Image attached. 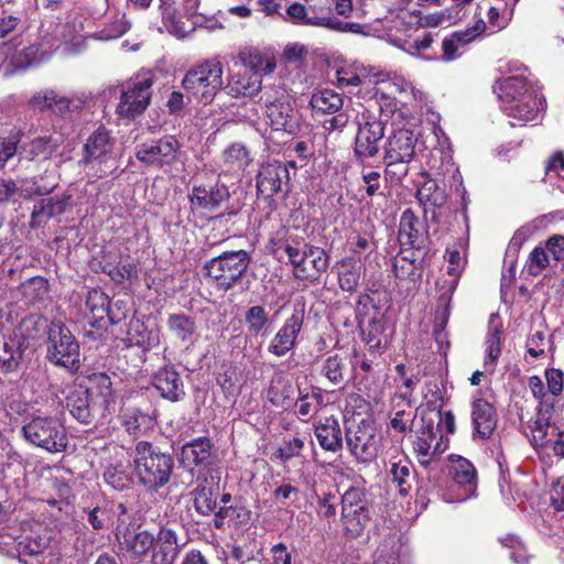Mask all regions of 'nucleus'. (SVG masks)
<instances>
[{"mask_svg":"<svg viewBox=\"0 0 564 564\" xmlns=\"http://www.w3.org/2000/svg\"><path fill=\"white\" fill-rule=\"evenodd\" d=\"M174 469L170 453L162 452L148 441H139L133 452V471L138 481L148 491L158 492L169 484Z\"/></svg>","mask_w":564,"mask_h":564,"instance_id":"f257e3e1","label":"nucleus"},{"mask_svg":"<svg viewBox=\"0 0 564 564\" xmlns=\"http://www.w3.org/2000/svg\"><path fill=\"white\" fill-rule=\"evenodd\" d=\"M417 138L411 129L393 130L383 145L384 178L399 185L410 171V163L415 156Z\"/></svg>","mask_w":564,"mask_h":564,"instance_id":"f03ea898","label":"nucleus"},{"mask_svg":"<svg viewBox=\"0 0 564 564\" xmlns=\"http://www.w3.org/2000/svg\"><path fill=\"white\" fill-rule=\"evenodd\" d=\"M224 65L218 57L194 64L184 75L182 87L188 98L204 105L210 104L223 89Z\"/></svg>","mask_w":564,"mask_h":564,"instance_id":"7ed1b4c3","label":"nucleus"},{"mask_svg":"<svg viewBox=\"0 0 564 564\" xmlns=\"http://www.w3.org/2000/svg\"><path fill=\"white\" fill-rule=\"evenodd\" d=\"M46 360L69 373L80 368V346L72 330L61 319L50 323L46 338Z\"/></svg>","mask_w":564,"mask_h":564,"instance_id":"20e7f679","label":"nucleus"},{"mask_svg":"<svg viewBox=\"0 0 564 564\" xmlns=\"http://www.w3.org/2000/svg\"><path fill=\"white\" fill-rule=\"evenodd\" d=\"M251 262V254L247 250L224 251L204 264V271L219 290L234 289L246 274Z\"/></svg>","mask_w":564,"mask_h":564,"instance_id":"39448f33","label":"nucleus"},{"mask_svg":"<svg viewBox=\"0 0 564 564\" xmlns=\"http://www.w3.org/2000/svg\"><path fill=\"white\" fill-rule=\"evenodd\" d=\"M340 525L343 535L354 540L360 538L371 522V506L366 490L349 487L340 498Z\"/></svg>","mask_w":564,"mask_h":564,"instance_id":"423d86ee","label":"nucleus"},{"mask_svg":"<svg viewBox=\"0 0 564 564\" xmlns=\"http://www.w3.org/2000/svg\"><path fill=\"white\" fill-rule=\"evenodd\" d=\"M258 104L264 107L272 130L296 134L301 129L300 116L290 101L285 90L275 86H265Z\"/></svg>","mask_w":564,"mask_h":564,"instance_id":"0eeeda50","label":"nucleus"},{"mask_svg":"<svg viewBox=\"0 0 564 564\" xmlns=\"http://www.w3.org/2000/svg\"><path fill=\"white\" fill-rule=\"evenodd\" d=\"M386 123L369 111L361 115L354 139L352 158L356 164L367 167L370 160L376 159L380 152V142L384 137Z\"/></svg>","mask_w":564,"mask_h":564,"instance_id":"6e6552de","label":"nucleus"},{"mask_svg":"<svg viewBox=\"0 0 564 564\" xmlns=\"http://www.w3.org/2000/svg\"><path fill=\"white\" fill-rule=\"evenodd\" d=\"M25 440L48 453L66 451L68 436L63 423L51 416H35L22 427Z\"/></svg>","mask_w":564,"mask_h":564,"instance_id":"1a4fd4ad","label":"nucleus"},{"mask_svg":"<svg viewBox=\"0 0 564 564\" xmlns=\"http://www.w3.org/2000/svg\"><path fill=\"white\" fill-rule=\"evenodd\" d=\"M448 446V442L444 440L437 422L431 414L423 413L421 415V424L414 431L412 441L413 453L422 466H427L433 459L443 454Z\"/></svg>","mask_w":564,"mask_h":564,"instance_id":"9d476101","label":"nucleus"},{"mask_svg":"<svg viewBox=\"0 0 564 564\" xmlns=\"http://www.w3.org/2000/svg\"><path fill=\"white\" fill-rule=\"evenodd\" d=\"M153 75H139L121 91L116 112L120 118L134 119L145 111L152 98Z\"/></svg>","mask_w":564,"mask_h":564,"instance_id":"9b49d317","label":"nucleus"},{"mask_svg":"<svg viewBox=\"0 0 564 564\" xmlns=\"http://www.w3.org/2000/svg\"><path fill=\"white\" fill-rule=\"evenodd\" d=\"M399 247L419 250V252L433 253L429 227L421 220L412 208H406L400 216L398 227Z\"/></svg>","mask_w":564,"mask_h":564,"instance_id":"f8f14e48","label":"nucleus"},{"mask_svg":"<svg viewBox=\"0 0 564 564\" xmlns=\"http://www.w3.org/2000/svg\"><path fill=\"white\" fill-rule=\"evenodd\" d=\"M345 442L358 463L368 464L377 457L376 431L365 419L358 424L345 425Z\"/></svg>","mask_w":564,"mask_h":564,"instance_id":"ddd939ff","label":"nucleus"},{"mask_svg":"<svg viewBox=\"0 0 564 564\" xmlns=\"http://www.w3.org/2000/svg\"><path fill=\"white\" fill-rule=\"evenodd\" d=\"M229 198L230 192L228 186L218 177L196 181L188 195L193 212H216Z\"/></svg>","mask_w":564,"mask_h":564,"instance_id":"4468645a","label":"nucleus"},{"mask_svg":"<svg viewBox=\"0 0 564 564\" xmlns=\"http://www.w3.org/2000/svg\"><path fill=\"white\" fill-rule=\"evenodd\" d=\"M304 305L295 307L292 314L286 317L268 345V352L274 357L282 358L293 351L297 345L299 337L304 326Z\"/></svg>","mask_w":564,"mask_h":564,"instance_id":"2eb2a0df","label":"nucleus"},{"mask_svg":"<svg viewBox=\"0 0 564 564\" xmlns=\"http://www.w3.org/2000/svg\"><path fill=\"white\" fill-rule=\"evenodd\" d=\"M543 380L534 375L529 377L528 386L536 405L555 410V403L564 390V371L558 368L547 367L544 370Z\"/></svg>","mask_w":564,"mask_h":564,"instance_id":"dca6fc26","label":"nucleus"},{"mask_svg":"<svg viewBox=\"0 0 564 564\" xmlns=\"http://www.w3.org/2000/svg\"><path fill=\"white\" fill-rule=\"evenodd\" d=\"M181 144L174 135H164L158 141L141 144L135 158L147 166L162 169L177 161Z\"/></svg>","mask_w":564,"mask_h":564,"instance_id":"f3484780","label":"nucleus"},{"mask_svg":"<svg viewBox=\"0 0 564 564\" xmlns=\"http://www.w3.org/2000/svg\"><path fill=\"white\" fill-rule=\"evenodd\" d=\"M290 173L288 166L278 160H268L260 164L256 175L257 194L264 198L274 195L289 187Z\"/></svg>","mask_w":564,"mask_h":564,"instance_id":"a211bd4d","label":"nucleus"},{"mask_svg":"<svg viewBox=\"0 0 564 564\" xmlns=\"http://www.w3.org/2000/svg\"><path fill=\"white\" fill-rule=\"evenodd\" d=\"M51 540V531L41 524L20 535L14 547L20 562L43 564V554L50 546Z\"/></svg>","mask_w":564,"mask_h":564,"instance_id":"6ab92c4d","label":"nucleus"},{"mask_svg":"<svg viewBox=\"0 0 564 564\" xmlns=\"http://www.w3.org/2000/svg\"><path fill=\"white\" fill-rule=\"evenodd\" d=\"M356 323L361 340L369 350L383 352L393 334V327L389 324V319L386 314L375 312L370 318Z\"/></svg>","mask_w":564,"mask_h":564,"instance_id":"aec40b11","label":"nucleus"},{"mask_svg":"<svg viewBox=\"0 0 564 564\" xmlns=\"http://www.w3.org/2000/svg\"><path fill=\"white\" fill-rule=\"evenodd\" d=\"M115 139L111 137L110 131L99 126L86 140L83 145V154L80 163L90 165L97 163L99 165L107 164L109 161L113 147Z\"/></svg>","mask_w":564,"mask_h":564,"instance_id":"412c9836","label":"nucleus"},{"mask_svg":"<svg viewBox=\"0 0 564 564\" xmlns=\"http://www.w3.org/2000/svg\"><path fill=\"white\" fill-rule=\"evenodd\" d=\"M470 409L473 437L489 440L498 424L496 406L484 398H477L473 400Z\"/></svg>","mask_w":564,"mask_h":564,"instance_id":"4be33fe9","label":"nucleus"},{"mask_svg":"<svg viewBox=\"0 0 564 564\" xmlns=\"http://www.w3.org/2000/svg\"><path fill=\"white\" fill-rule=\"evenodd\" d=\"M431 256L432 253L399 247L392 263L394 276L400 280L419 278L424 268L429 265Z\"/></svg>","mask_w":564,"mask_h":564,"instance_id":"5701e85b","label":"nucleus"},{"mask_svg":"<svg viewBox=\"0 0 564 564\" xmlns=\"http://www.w3.org/2000/svg\"><path fill=\"white\" fill-rule=\"evenodd\" d=\"M313 432L323 451L333 454L343 451L345 433H343L339 420L335 415L324 416L314 421Z\"/></svg>","mask_w":564,"mask_h":564,"instance_id":"b1692460","label":"nucleus"},{"mask_svg":"<svg viewBox=\"0 0 564 564\" xmlns=\"http://www.w3.org/2000/svg\"><path fill=\"white\" fill-rule=\"evenodd\" d=\"M330 13L329 8L317 9L314 6L306 7L303 3L293 2L286 8L285 14H280V17L295 25L325 28L332 26Z\"/></svg>","mask_w":564,"mask_h":564,"instance_id":"393cba45","label":"nucleus"},{"mask_svg":"<svg viewBox=\"0 0 564 564\" xmlns=\"http://www.w3.org/2000/svg\"><path fill=\"white\" fill-rule=\"evenodd\" d=\"M553 413L554 409L535 406V416L528 424L530 435H527L533 448H546L552 441L550 436H554L560 430L555 423H552Z\"/></svg>","mask_w":564,"mask_h":564,"instance_id":"a878e982","label":"nucleus"},{"mask_svg":"<svg viewBox=\"0 0 564 564\" xmlns=\"http://www.w3.org/2000/svg\"><path fill=\"white\" fill-rule=\"evenodd\" d=\"M224 90L232 98L260 96L263 88L262 78L258 75L242 70H229Z\"/></svg>","mask_w":564,"mask_h":564,"instance_id":"bb28decb","label":"nucleus"},{"mask_svg":"<svg viewBox=\"0 0 564 564\" xmlns=\"http://www.w3.org/2000/svg\"><path fill=\"white\" fill-rule=\"evenodd\" d=\"M238 61L251 74L258 75L260 78L263 75H270L275 70L276 61L274 55L269 51L260 50L257 46L247 45L241 47L237 54Z\"/></svg>","mask_w":564,"mask_h":564,"instance_id":"cd10ccee","label":"nucleus"},{"mask_svg":"<svg viewBox=\"0 0 564 564\" xmlns=\"http://www.w3.org/2000/svg\"><path fill=\"white\" fill-rule=\"evenodd\" d=\"M416 469L408 457H394L390 462L387 477L400 497H408L411 494L416 484Z\"/></svg>","mask_w":564,"mask_h":564,"instance_id":"c85d7f7f","label":"nucleus"},{"mask_svg":"<svg viewBox=\"0 0 564 564\" xmlns=\"http://www.w3.org/2000/svg\"><path fill=\"white\" fill-rule=\"evenodd\" d=\"M152 384L163 399L171 402H177L185 395L181 375L172 365L160 368L152 378Z\"/></svg>","mask_w":564,"mask_h":564,"instance_id":"c756f323","label":"nucleus"},{"mask_svg":"<svg viewBox=\"0 0 564 564\" xmlns=\"http://www.w3.org/2000/svg\"><path fill=\"white\" fill-rule=\"evenodd\" d=\"M181 544L176 530L170 525H162L154 535V546L151 557L152 564H172L178 553Z\"/></svg>","mask_w":564,"mask_h":564,"instance_id":"7c9ffc66","label":"nucleus"},{"mask_svg":"<svg viewBox=\"0 0 564 564\" xmlns=\"http://www.w3.org/2000/svg\"><path fill=\"white\" fill-rule=\"evenodd\" d=\"M119 419L126 432L134 437L147 435L156 425V415L139 406L122 408Z\"/></svg>","mask_w":564,"mask_h":564,"instance_id":"2f4dec72","label":"nucleus"},{"mask_svg":"<svg viewBox=\"0 0 564 564\" xmlns=\"http://www.w3.org/2000/svg\"><path fill=\"white\" fill-rule=\"evenodd\" d=\"M213 443L207 436L186 442L181 448V460L185 466L208 468L213 464Z\"/></svg>","mask_w":564,"mask_h":564,"instance_id":"473e14b6","label":"nucleus"},{"mask_svg":"<svg viewBox=\"0 0 564 564\" xmlns=\"http://www.w3.org/2000/svg\"><path fill=\"white\" fill-rule=\"evenodd\" d=\"M350 356L346 352H333L321 364L319 375L330 386L339 387L351 378Z\"/></svg>","mask_w":564,"mask_h":564,"instance_id":"72a5a7b5","label":"nucleus"},{"mask_svg":"<svg viewBox=\"0 0 564 564\" xmlns=\"http://www.w3.org/2000/svg\"><path fill=\"white\" fill-rule=\"evenodd\" d=\"M334 269L336 270L338 288L349 295L355 294L362 276V264L358 258L343 257L336 261Z\"/></svg>","mask_w":564,"mask_h":564,"instance_id":"f704fd0d","label":"nucleus"},{"mask_svg":"<svg viewBox=\"0 0 564 564\" xmlns=\"http://www.w3.org/2000/svg\"><path fill=\"white\" fill-rule=\"evenodd\" d=\"M251 520V510L241 501L230 503L229 507L218 508L213 517V527L216 530L242 529L246 528Z\"/></svg>","mask_w":564,"mask_h":564,"instance_id":"c9c22d12","label":"nucleus"},{"mask_svg":"<svg viewBox=\"0 0 564 564\" xmlns=\"http://www.w3.org/2000/svg\"><path fill=\"white\" fill-rule=\"evenodd\" d=\"M110 297L100 288L89 289L85 297L86 316L96 329L107 328V315Z\"/></svg>","mask_w":564,"mask_h":564,"instance_id":"e433bc0d","label":"nucleus"},{"mask_svg":"<svg viewBox=\"0 0 564 564\" xmlns=\"http://www.w3.org/2000/svg\"><path fill=\"white\" fill-rule=\"evenodd\" d=\"M219 488L214 485L213 480L205 479L198 482L191 491L193 507L196 513L203 517L214 516L218 510Z\"/></svg>","mask_w":564,"mask_h":564,"instance_id":"4c0bfd02","label":"nucleus"},{"mask_svg":"<svg viewBox=\"0 0 564 564\" xmlns=\"http://www.w3.org/2000/svg\"><path fill=\"white\" fill-rule=\"evenodd\" d=\"M89 397V389L79 386L70 389L65 399L66 408L72 416L84 424H89L94 421Z\"/></svg>","mask_w":564,"mask_h":564,"instance_id":"58836bf2","label":"nucleus"},{"mask_svg":"<svg viewBox=\"0 0 564 564\" xmlns=\"http://www.w3.org/2000/svg\"><path fill=\"white\" fill-rule=\"evenodd\" d=\"M28 106L32 110L40 112L52 111L62 116L69 111L70 100L54 89H44L35 93L29 99Z\"/></svg>","mask_w":564,"mask_h":564,"instance_id":"ea45409f","label":"nucleus"},{"mask_svg":"<svg viewBox=\"0 0 564 564\" xmlns=\"http://www.w3.org/2000/svg\"><path fill=\"white\" fill-rule=\"evenodd\" d=\"M70 198V194L64 193L61 197L55 196L37 200L31 213L30 227H40L42 217L53 218L64 214L69 205Z\"/></svg>","mask_w":564,"mask_h":564,"instance_id":"a19ab883","label":"nucleus"},{"mask_svg":"<svg viewBox=\"0 0 564 564\" xmlns=\"http://www.w3.org/2000/svg\"><path fill=\"white\" fill-rule=\"evenodd\" d=\"M304 274L305 278H296L297 280L318 281L319 276L325 273L329 267V254L325 249L304 243Z\"/></svg>","mask_w":564,"mask_h":564,"instance_id":"79ce46f5","label":"nucleus"},{"mask_svg":"<svg viewBox=\"0 0 564 564\" xmlns=\"http://www.w3.org/2000/svg\"><path fill=\"white\" fill-rule=\"evenodd\" d=\"M22 356V344L17 336L12 337L0 330V372L7 375L15 371Z\"/></svg>","mask_w":564,"mask_h":564,"instance_id":"37998d69","label":"nucleus"},{"mask_svg":"<svg viewBox=\"0 0 564 564\" xmlns=\"http://www.w3.org/2000/svg\"><path fill=\"white\" fill-rule=\"evenodd\" d=\"M495 89L503 105L527 98L529 94H536L535 90L529 88L528 80L524 76H509L503 78L496 83Z\"/></svg>","mask_w":564,"mask_h":564,"instance_id":"c03bdc74","label":"nucleus"},{"mask_svg":"<svg viewBox=\"0 0 564 564\" xmlns=\"http://www.w3.org/2000/svg\"><path fill=\"white\" fill-rule=\"evenodd\" d=\"M542 99L538 94H529L527 98L502 106V111L509 118L528 122L538 118L541 110Z\"/></svg>","mask_w":564,"mask_h":564,"instance_id":"a18cd8bd","label":"nucleus"},{"mask_svg":"<svg viewBox=\"0 0 564 564\" xmlns=\"http://www.w3.org/2000/svg\"><path fill=\"white\" fill-rule=\"evenodd\" d=\"M120 545L132 560L142 561L153 550L154 534L148 530L135 533L127 532L123 534Z\"/></svg>","mask_w":564,"mask_h":564,"instance_id":"49530a36","label":"nucleus"},{"mask_svg":"<svg viewBox=\"0 0 564 564\" xmlns=\"http://www.w3.org/2000/svg\"><path fill=\"white\" fill-rule=\"evenodd\" d=\"M221 164L227 172H243L253 162L250 150L241 142H234L221 152Z\"/></svg>","mask_w":564,"mask_h":564,"instance_id":"de8ad7c7","label":"nucleus"},{"mask_svg":"<svg viewBox=\"0 0 564 564\" xmlns=\"http://www.w3.org/2000/svg\"><path fill=\"white\" fill-rule=\"evenodd\" d=\"M485 29V22L479 20L473 28L454 32L451 36L445 37L442 42L443 59L453 61L456 58L458 47L471 42L477 35L482 33Z\"/></svg>","mask_w":564,"mask_h":564,"instance_id":"09e8293b","label":"nucleus"},{"mask_svg":"<svg viewBox=\"0 0 564 564\" xmlns=\"http://www.w3.org/2000/svg\"><path fill=\"white\" fill-rule=\"evenodd\" d=\"M416 414L417 411L412 409L411 403H405L403 405L400 403H393L392 409L389 412V423L387 424L388 431H393L403 438L412 431Z\"/></svg>","mask_w":564,"mask_h":564,"instance_id":"8fccbe9b","label":"nucleus"},{"mask_svg":"<svg viewBox=\"0 0 564 564\" xmlns=\"http://www.w3.org/2000/svg\"><path fill=\"white\" fill-rule=\"evenodd\" d=\"M449 475L456 485L471 492L477 486V470L473 463L462 456H451Z\"/></svg>","mask_w":564,"mask_h":564,"instance_id":"3c124183","label":"nucleus"},{"mask_svg":"<svg viewBox=\"0 0 564 564\" xmlns=\"http://www.w3.org/2000/svg\"><path fill=\"white\" fill-rule=\"evenodd\" d=\"M293 386L283 373H274L270 380L267 398L276 408H284L293 400Z\"/></svg>","mask_w":564,"mask_h":564,"instance_id":"603ef678","label":"nucleus"},{"mask_svg":"<svg viewBox=\"0 0 564 564\" xmlns=\"http://www.w3.org/2000/svg\"><path fill=\"white\" fill-rule=\"evenodd\" d=\"M169 332L180 341H192L197 333L196 319L183 312L172 313L167 316Z\"/></svg>","mask_w":564,"mask_h":564,"instance_id":"864d4df0","label":"nucleus"},{"mask_svg":"<svg viewBox=\"0 0 564 564\" xmlns=\"http://www.w3.org/2000/svg\"><path fill=\"white\" fill-rule=\"evenodd\" d=\"M381 351H371L354 348L350 357L351 379L360 382L367 381L373 373L375 359L381 355Z\"/></svg>","mask_w":564,"mask_h":564,"instance_id":"5fc2aeb1","label":"nucleus"},{"mask_svg":"<svg viewBox=\"0 0 564 564\" xmlns=\"http://www.w3.org/2000/svg\"><path fill=\"white\" fill-rule=\"evenodd\" d=\"M59 145L61 141L53 135H41L24 144L22 153H24L25 159L29 161H33L36 158L50 159Z\"/></svg>","mask_w":564,"mask_h":564,"instance_id":"6e6d98bb","label":"nucleus"},{"mask_svg":"<svg viewBox=\"0 0 564 564\" xmlns=\"http://www.w3.org/2000/svg\"><path fill=\"white\" fill-rule=\"evenodd\" d=\"M310 106L316 113L334 115L343 108L344 98L332 89H321L312 95Z\"/></svg>","mask_w":564,"mask_h":564,"instance_id":"4d7b16f0","label":"nucleus"},{"mask_svg":"<svg viewBox=\"0 0 564 564\" xmlns=\"http://www.w3.org/2000/svg\"><path fill=\"white\" fill-rule=\"evenodd\" d=\"M416 198L425 209L427 207L441 208L447 200L445 191L433 178L423 182L416 192Z\"/></svg>","mask_w":564,"mask_h":564,"instance_id":"13d9d810","label":"nucleus"},{"mask_svg":"<svg viewBox=\"0 0 564 564\" xmlns=\"http://www.w3.org/2000/svg\"><path fill=\"white\" fill-rule=\"evenodd\" d=\"M486 4L488 6L487 23L489 26L494 31L506 29L513 18L514 9L507 1H489Z\"/></svg>","mask_w":564,"mask_h":564,"instance_id":"bf43d9fd","label":"nucleus"},{"mask_svg":"<svg viewBox=\"0 0 564 564\" xmlns=\"http://www.w3.org/2000/svg\"><path fill=\"white\" fill-rule=\"evenodd\" d=\"M505 343V332L502 325L489 327L485 339L486 359L485 366H490L492 370L496 368L502 352Z\"/></svg>","mask_w":564,"mask_h":564,"instance_id":"052dcab7","label":"nucleus"},{"mask_svg":"<svg viewBox=\"0 0 564 564\" xmlns=\"http://www.w3.org/2000/svg\"><path fill=\"white\" fill-rule=\"evenodd\" d=\"M304 240L299 236H290L288 243L284 245V252L288 254L289 262L293 268L294 278H305L304 274Z\"/></svg>","mask_w":564,"mask_h":564,"instance_id":"680f3d73","label":"nucleus"},{"mask_svg":"<svg viewBox=\"0 0 564 564\" xmlns=\"http://www.w3.org/2000/svg\"><path fill=\"white\" fill-rule=\"evenodd\" d=\"M50 323L42 314H29L18 324V330L22 339H37L43 333L47 334Z\"/></svg>","mask_w":564,"mask_h":564,"instance_id":"e2e57ef3","label":"nucleus"},{"mask_svg":"<svg viewBox=\"0 0 564 564\" xmlns=\"http://www.w3.org/2000/svg\"><path fill=\"white\" fill-rule=\"evenodd\" d=\"M377 248L378 245L372 232H358L350 238L349 253L345 257H355L360 261L362 254H365V259H367L371 253L376 252Z\"/></svg>","mask_w":564,"mask_h":564,"instance_id":"0e129e2a","label":"nucleus"},{"mask_svg":"<svg viewBox=\"0 0 564 564\" xmlns=\"http://www.w3.org/2000/svg\"><path fill=\"white\" fill-rule=\"evenodd\" d=\"M89 390L96 391L102 398V403L108 408L115 402V391L110 376L106 372H94L88 376Z\"/></svg>","mask_w":564,"mask_h":564,"instance_id":"69168bd1","label":"nucleus"},{"mask_svg":"<svg viewBox=\"0 0 564 564\" xmlns=\"http://www.w3.org/2000/svg\"><path fill=\"white\" fill-rule=\"evenodd\" d=\"M270 322L269 312L262 305L250 306L245 313V323L252 335L262 333Z\"/></svg>","mask_w":564,"mask_h":564,"instance_id":"338daca9","label":"nucleus"},{"mask_svg":"<svg viewBox=\"0 0 564 564\" xmlns=\"http://www.w3.org/2000/svg\"><path fill=\"white\" fill-rule=\"evenodd\" d=\"M21 292L28 302H39L48 293V281L41 275L32 276L21 284Z\"/></svg>","mask_w":564,"mask_h":564,"instance_id":"774afa93","label":"nucleus"}]
</instances>
